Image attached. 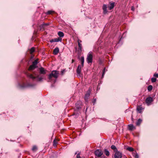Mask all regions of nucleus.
Listing matches in <instances>:
<instances>
[{"mask_svg": "<svg viewBox=\"0 0 158 158\" xmlns=\"http://www.w3.org/2000/svg\"><path fill=\"white\" fill-rule=\"evenodd\" d=\"M59 52V49L58 47L56 48L53 50V54L55 55H57Z\"/></svg>", "mask_w": 158, "mask_h": 158, "instance_id": "obj_14", "label": "nucleus"}, {"mask_svg": "<svg viewBox=\"0 0 158 158\" xmlns=\"http://www.w3.org/2000/svg\"><path fill=\"white\" fill-rule=\"evenodd\" d=\"M105 68L103 70V72L102 74V77L103 78L104 77L105 73Z\"/></svg>", "mask_w": 158, "mask_h": 158, "instance_id": "obj_33", "label": "nucleus"}, {"mask_svg": "<svg viewBox=\"0 0 158 158\" xmlns=\"http://www.w3.org/2000/svg\"><path fill=\"white\" fill-rule=\"evenodd\" d=\"M154 77H158V74L156 73H155L153 75Z\"/></svg>", "mask_w": 158, "mask_h": 158, "instance_id": "obj_35", "label": "nucleus"}, {"mask_svg": "<svg viewBox=\"0 0 158 158\" xmlns=\"http://www.w3.org/2000/svg\"><path fill=\"white\" fill-rule=\"evenodd\" d=\"M107 6L106 4H104L103 5L102 9L103 10V13L104 14H106L107 13Z\"/></svg>", "mask_w": 158, "mask_h": 158, "instance_id": "obj_10", "label": "nucleus"}, {"mask_svg": "<svg viewBox=\"0 0 158 158\" xmlns=\"http://www.w3.org/2000/svg\"><path fill=\"white\" fill-rule=\"evenodd\" d=\"M58 35L61 37H62L64 36V34L63 32L60 31L58 32Z\"/></svg>", "mask_w": 158, "mask_h": 158, "instance_id": "obj_22", "label": "nucleus"}, {"mask_svg": "<svg viewBox=\"0 0 158 158\" xmlns=\"http://www.w3.org/2000/svg\"><path fill=\"white\" fill-rule=\"evenodd\" d=\"M34 86V85L33 84H28L25 86V87H33Z\"/></svg>", "mask_w": 158, "mask_h": 158, "instance_id": "obj_30", "label": "nucleus"}, {"mask_svg": "<svg viewBox=\"0 0 158 158\" xmlns=\"http://www.w3.org/2000/svg\"><path fill=\"white\" fill-rule=\"evenodd\" d=\"M153 101V99L151 97L147 98L145 100L146 103L148 105L150 104Z\"/></svg>", "mask_w": 158, "mask_h": 158, "instance_id": "obj_6", "label": "nucleus"}, {"mask_svg": "<svg viewBox=\"0 0 158 158\" xmlns=\"http://www.w3.org/2000/svg\"><path fill=\"white\" fill-rule=\"evenodd\" d=\"M135 128V127L132 124H131L128 125V129L129 130L132 131Z\"/></svg>", "mask_w": 158, "mask_h": 158, "instance_id": "obj_16", "label": "nucleus"}, {"mask_svg": "<svg viewBox=\"0 0 158 158\" xmlns=\"http://www.w3.org/2000/svg\"><path fill=\"white\" fill-rule=\"evenodd\" d=\"M114 6V2L109 3V4L108 6V8L109 10H111L113 9Z\"/></svg>", "mask_w": 158, "mask_h": 158, "instance_id": "obj_11", "label": "nucleus"}, {"mask_svg": "<svg viewBox=\"0 0 158 158\" xmlns=\"http://www.w3.org/2000/svg\"><path fill=\"white\" fill-rule=\"evenodd\" d=\"M90 92H87L85 95V100L86 102H88V98L90 96Z\"/></svg>", "mask_w": 158, "mask_h": 158, "instance_id": "obj_13", "label": "nucleus"}, {"mask_svg": "<svg viewBox=\"0 0 158 158\" xmlns=\"http://www.w3.org/2000/svg\"><path fill=\"white\" fill-rule=\"evenodd\" d=\"M76 157H77V158H81V157L80 156V153H78V154H77Z\"/></svg>", "mask_w": 158, "mask_h": 158, "instance_id": "obj_36", "label": "nucleus"}, {"mask_svg": "<svg viewBox=\"0 0 158 158\" xmlns=\"http://www.w3.org/2000/svg\"><path fill=\"white\" fill-rule=\"evenodd\" d=\"M153 89V87L152 85H149L148 87V90L149 91H151Z\"/></svg>", "mask_w": 158, "mask_h": 158, "instance_id": "obj_27", "label": "nucleus"}, {"mask_svg": "<svg viewBox=\"0 0 158 158\" xmlns=\"http://www.w3.org/2000/svg\"><path fill=\"white\" fill-rule=\"evenodd\" d=\"M157 79L155 78L152 77L151 78V81L152 83L155 82L156 81Z\"/></svg>", "mask_w": 158, "mask_h": 158, "instance_id": "obj_29", "label": "nucleus"}, {"mask_svg": "<svg viewBox=\"0 0 158 158\" xmlns=\"http://www.w3.org/2000/svg\"><path fill=\"white\" fill-rule=\"evenodd\" d=\"M111 148L112 149H113L114 150V151L115 152L116 151H118L117 149L116 148V146L114 145H112L111 146Z\"/></svg>", "mask_w": 158, "mask_h": 158, "instance_id": "obj_21", "label": "nucleus"}, {"mask_svg": "<svg viewBox=\"0 0 158 158\" xmlns=\"http://www.w3.org/2000/svg\"><path fill=\"white\" fill-rule=\"evenodd\" d=\"M58 74L59 72L58 71H52L48 75V79L50 81H53L54 83H55L56 81V79L58 77Z\"/></svg>", "mask_w": 158, "mask_h": 158, "instance_id": "obj_1", "label": "nucleus"}, {"mask_svg": "<svg viewBox=\"0 0 158 158\" xmlns=\"http://www.w3.org/2000/svg\"><path fill=\"white\" fill-rule=\"evenodd\" d=\"M49 25V24L48 23H43L41 25V27H42L44 28L46 26H48Z\"/></svg>", "mask_w": 158, "mask_h": 158, "instance_id": "obj_24", "label": "nucleus"}, {"mask_svg": "<svg viewBox=\"0 0 158 158\" xmlns=\"http://www.w3.org/2000/svg\"><path fill=\"white\" fill-rule=\"evenodd\" d=\"M81 41L80 40H78V52L79 53H81L82 52V44L81 43Z\"/></svg>", "mask_w": 158, "mask_h": 158, "instance_id": "obj_5", "label": "nucleus"}, {"mask_svg": "<svg viewBox=\"0 0 158 158\" xmlns=\"http://www.w3.org/2000/svg\"><path fill=\"white\" fill-rule=\"evenodd\" d=\"M95 154L97 156L99 157L103 155V152L101 150L98 149L95 151Z\"/></svg>", "mask_w": 158, "mask_h": 158, "instance_id": "obj_3", "label": "nucleus"}, {"mask_svg": "<svg viewBox=\"0 0 158 158\" xmlns=\"http://www.w3.org/2000/svg\"><path fill=\"white\" fill-rule=\"evenodd\" d=\"M53 11H52V10H49V11H48L47 12V15H50V14H52V12H53Z\"/></svg>", "mask_w": 158, "mask_h": 158, "instance_id": "obj_32", "label": "nucleus"}, {"mask_svg": "<svg viewBox=\"0 0 158 158\" xmlns=\"http://www.w3.org/2000/svg\"><path fill=\"white\" fill-rule=\"evenodd\" d=\"M122 153L118 151L115 152L114 155L115 158H122Z\"/></svg>", "mask_w": 158, "mask_h": 158, "instance_id": "obj_4", "label": "nucleus"}, {"mask_svg": "<svg viewBox=\"0 0 158 158\" xmlns=\"http://www.w3.org/2000/svg\"><path fill=\"white\" fill-rule=\"evenodd\" d=\"M74 60H72V63H73L74 62Z\"/></svg>", "mask_w": 158, "mask_h": 158, "instance_id": "obj_41", "label": "nucleus"}, {"mask_svg": "<svg viewBox=\"0 0 158 158\" xmlns=\"http://www.w3.org/2000/svg\"><path fill=\"white\" fill-rule=\"evenodd\" d=\"M57 144V142L56 140V139H54L53 142V145L54 146H56Z\"/></svg>", "mask_w": 158, "mask_h": 158, "instance_id": "obj_31", "label": "nucleus"}, {"mask_svg": "<svg viewBox=\"0 0 158 158\" xmlns=\"http://www.w3.org/2000/svg\"><path fill=\"white\" fill-rule=\"evenodd\" d=\"M127 150L130 152H133L134 151V149L131 147H128L127 148Z\"/></svg>", "mask_w": 158, "mask_h": 158, "instance_id": "obj_25", "label": "nucleus"}, {"mask_svg": "<svg viewBox=\"0 0 158 158\" xmlns=\"http://www.w3.org/2000/svg\"><path fill=\"white\" fill-rule=\"evenodd\" d=\"M40 73V74H45L46 73L47 70L44 69V68L43 67H41L39 69Z\"/></svg>", "mask_w": 158, "mask_h": 158, "instance_id": "obj_9", "label": "nucleus"}, {"mask_svg": "<svg viewBox=\"0 0 158 158\" xmlns=\"http://www.w3.org/2000/svg\"><path fill=\"white\" fill-rule=\"evenodd\" d=\"M79 60L81 62V65L82 66H84V58L83 56H82L81 58H79Z\"/></svg>", "mask_w": 158, "mask_h": 158, "instance_id": "obj_15", "label": "nucleus"}, {"mask_svg": "<svg viewBox=\"0 0 158 158\" xmlns=\"http://www.w3.org/2000/svg\"><path fill=\"white\" fill-rule=\"evenodd\" d=\"M131 10H134V8L133 6H132L131 7Z\"/></svg>", "mask_w": 158, "mask_h": 158, "instance_id": "obj_40", "label": "nucleus"}, {"mask_svg": "<svg viewBox=\"0 0 158 158\" xmlns=\"http://www.w3.org/2000/svg\"><path fill=\"white\" fill-rule=\"evenodd\" d=\"M65 72V69H63V70H62L61 72V74L62 75H63L64 73Z\"/></svg>", "mask_w": 158, "mask_h": 158, "instance_id": "obj_39", "label": "nucleus"}, {"mask_svg": "<svg viewBox=\"0 0 158 158\" xmlns=\"http://www.w3.org/2000/svg\"><path fill=\"white\" fill-rule=\"evenodd\" d=\"M43 78L41 77L38 78V81H42Z\"/></svg>", "mask_w": 158, "mask_h": 158, "instance_id": "obj_37", "label": "nucleus"}, {"mask_svg": "<svg viewBox=\"0 0 158 158\" xmlns=\"http://www.w3.org/2000/svg\"><path fill=\"white\" fill-rule=\"evenodd\" d=\"M137 109L139 113H141L142 112L143 108L141 106H139L137 107Z\"/></svg>", "mask_w": 158, "mask_h": 158, "instance_id": "obj_17", "label": "nucleus"}, {"mask_svg": "<svg viewBox=\"0 0 158 158\" xmlns=\"http://www.w3.org/2000/svg\"><path fill=\"white\" fill-rule=\"evenodd\" d=\"M131 118L132 119V120H133V117H132V116H131Z\"/></svg>", "mask_w": 158, "mask_h": 158, "instance_id": "obj_42", "label": "nucleus"}, {"mask_svg": "<svg viewBox=\"0 0 158 158\" xmlns=\"http://www.w3.org/2000/svg\"><path fill=\"white\" fill-rule=\"evenodd\" d=\"M83 66H82L81 65H79L78 66L77 69V73L78 74L77 76H80V74L81 72V69L83 68Z\"/></svg>", "mask_w": 158, "mask_h": 158, "instance_id": "obj_7", "label": "nucleus"}, {"mask_svg": "<svg viewBox=\"0 0 158 158\" xmlns=\"http://www.w3.org/2000/svg\"><path fill=\"white\" fill-rule=\"evenodd\" d=\"M35 50V48L34 47L31 48L30 49V53L31 54L34 52Z\"/></svg>", "mask_w": 158, "mask_h": 158, "instance_id": "obj_28", "label": "nucleus"}, {"mask_svg": "<svg viewBox=\"0 0 158 158\" xmlns=\"http://www.w3.org/2000/svg\"><path fill=\"white\" fill-rule=\"evenodd\" d=\"M96 99H93V102L94 105L95 104L96 102Z\"/></svg>", "mask_w": 158, "mask_h": 158, "instance_id": "obj_38", "label": "nucleus"}, {"mask_svg": "<svg viewBox=\"0 0 158 158\" xmlns=\"http://www.w3.org/2000/svg\"><path fill=\"white\" fill-rule=\"evenodd\" d=\"M134 156L135 158H139V156L137 154H134Z\"/></svg>", "mask_w": 158, "mask_h": 158, "instance_id": "obj_34", "label": "nucleus"}, {"mask_svg": "<svg viewBox=\"0 0 158 158\" xmlns=\"http://www.w3.org/2000/svg\"><path fill=\"white\" fill-rule=\"evenodd\" d=\"M62 41V38L60 37H58L57 38H55L53 39H52L50 40V42L51 43L53 42H58L59 41L61 42Z\"/></svg>", "mask_w": 158, "mask_h": 158, "instance_id": "obj_8", "label": "nucleus"}, {"mask_svg": "<svg viewBox=\"0 0 158 158\" xmlns=\"http://www.w3.org/2000/svg\"><path fill=\"white\" fill-rule=\"evenodd\" d=\"M93 54L92 52H89L88 54L87 58L86 61L88 63H92L93 62Z\"/></svg>", "mask_w": 158, "mask_h": 158, "instance_id": "obj_2", "label": "nucleus"}, {"mask_svg": "<svg viewBox=\"0 0 158 158\" xmlns=\"http://www.w3.org/2000/svg\"><path fill=\"white\" fill-rule=\"evenodd\" d=\"M103 152L106 156H109L110 152L107 149H104L103 150Z\"/></svg>", "mask_w": 158, "mask_h": 158, "instance_id": "obj_18", "label": "nucleus"}, {"mask_svg": "<svg viewBox=\"0 0 158 158\" xmlns=\"http://www.w3.org/2000/svg\"><path fill=\"white\" fill-rule=\"evenodd\" d=\"M77 152H76L75 153V155H76L77 154Z\"/></svg>", "mask_w": 158, "mask_h": 158, "instance_id": "obj_43", "label": "nucleus"}, {"mask_svg": "<svg viewBox=\"0 0 158 158\" xmlns=\"http://www.w3.org/2000/svg\"><path fill=\"white\" fill-rule=\"evenodd\" d=\"M142 121L141 119H139L136 123V125L137 126H139L141 124Z\"/></svg>", "mask_w": 158, "mask_h": 158, "instance_id": "obj_23", "label": "nucleus"}, {"mask_svg": "<svg viewBox=\"0 0 158 158\" xmlns=\"http://www.w3.org/2000/svg\"><path fill=\"white\" fill-rule=\"evenodd\" d=\"M38 59H36L34 61L32 62V65L34 66H35L36 67H37V66L36 65L37 63H38Z\"/></svg>", "mask_w": 158, "mask_h": 158, "instance_id": "obj_20", "label": "nucleus"}, {"mask_svg": "<svg viewBox=\"0 0 158 158\" xmlns=\"http://www.w3.org/2000/svg\"><path fill=\"white\" fill-rule=\"evenodd\" d=\"M37 68L35 66H34L32 65H31L28 68V70L29 71L32 70H34L35 68Z\"/></svg>", "mask_w": 158, "mask_h": 158, "instance_id": "obj_19", "label": "nucleus"}, {"mask_svg": "<svg viewBox=\"0 0 158 158\" xmlns=\"http://www.w3.org/2000/svg\"><path fill=\"white\" fill-rule=\"evenodd\" d=\"M27 77L31 79H32L33 80L36 78V77H34L33 75L30 73H28L27 74Z\"/></svg>", "mask_w": 158, "mask_h": 158, "instance_id": "obj_12", "label": "nucleus"}, {"mask_svg": "<svg viewBox=\"0 0 158 158\" xmlns=\"http://www.w3.org/2000/svg\"><path fill=\"white\" fill-rule=\"evenodd\" d=\"M37 146L35 145H34L33 147L32 150L33 151L35 152L37 150Z\"/></svg>", "mask_w": 158, "mask_h": 158, "instance_id": "obj_26", "label": "nucleus"}]
</instances>
